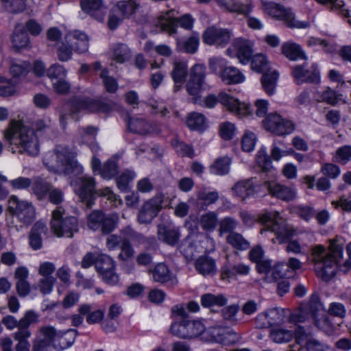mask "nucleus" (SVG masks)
<instances>
[{"instance_id":"48","label":"nucleus","mask_w":351,"mask_h":351,"mask_svg":"<svg viewBox=\"0 0 351 351\" xmlns=\"http://www.w3.org/2000/svg\"><path fill=\"white\" fill-rule=\"evenodd\" d=\"M269 337L276 343H284L291 341L293 337L291 330L281 328H273L270 330Z\"/></svg>"},{"instance_id":"29","label":"nucleus","mask_w":351,"mask_h":351,"mask_svg":"<svg viewBox=\"0 0 351 351\" xmlns=\"http://www.w3.org/2000/svg\"><path fill=\"white\" fill-rule=\"evenodd\" d=\"M158 239L167 245L174 246L180 239V232L178 228H171L162 225L158 226Z\"/></svg>"},{"instance_id":"2","label":"nucleus","mask_w":351,"mask_h":351,"mask_svg":"<svg viewBox=\"0 0 351 351\" xmlns=\"http://www.w3.org/2000/svg\"><path fill=\"white\" fill-rule=\"evenodd\" d=\"M240 216L245 224L252 226L256 221H259L265 226L261 229V233L271 231L276 234V239L283 243L288 241L291 238L297 234V230L289 224L277 211L269 212L257 217L252 215L246 211H241Z\"/></svg>"},{"instance_id":"35","label":"nucleus","mask_w":351,"mask_h":351,"mask_svg":"<svg viewBox=\"0 0 351 351\" xmlns=\"http://www.w3.org/2000/svg\"><path fill=\"white\" fill-rule=\"evenodd\" d=\"M228 335L229 330L228 329L222 327L213 326L208 329L205 328V334L203 340L217 343H224Z\"/></svg>"},{"instance_id":"62","label":"nucleus","mask_w":351,"mask_h":351,"mask_svg":"<svg viewBox=\"0 0 351 351\" xmlns=\"http://www.w3.org/2000/svg\"><path fill=\"white\" fill-rule=\"evenodd\" d=\"M104 219V213L99 210L93 211L88 216L87 225L94 231L101 229L102 221Z\"/></svg>"},{"instance_id":"36","label":"nucleus","mask_w":351,"mask_h":351,"mask_svg":"<svg viewBox=\"0 0 351 351\" xmlns=\"http://www.w3.org/2000/svg\"><path fill=\"white\" fill-rule=\"evenodd\" d=\"M31 332L29 329L23 328L17 330L13 333V338L16 341L14 349L16 351H30V343L29 338Z\"/></svg>"},{"instance_id":"25","label":"nucleus","mask_w":351,"mask_h":351,"mask_svg":"<svg viewBox=\"0 0 351 351\" xmlns=\"http://www.w3.org/2000/svg\"><path fill=\"white\" fill-rule=\"evenodd\" d=\"M264 184L272 196L282 200L291 201L296 197L297 192L293 187L282 185L274 181H267Z\"/></svg>"},{"instance_id":"55","label":"nucleus","mask_w":351,"mask_h":351,"mask_svg":"<svg viewBox=\"0 0 351 351\" xmlns=\"http://www.w3.org/2000/svg\"><path fill=\"white\" fill-rule=\"evenodd\" d=\"M250 60L251 68L255 72L261 73L271 69L269 62L267 60V57L262 53L254 55Z\"/></svg>"},{"instance_id":"60","label":"nucleus","mask_w":351,"mask_h":351,"mask_svg":"<svg viewBox=\"0 0 351 351\" xmlns=\"http://www.w3.org/2000/svg\"><path fill=\"white\" fill-rule=\"evenodd\" d=\"M119 217L117 213H112L110 215L104 214V219L102 221L101 230L103 234H108L112 232L119 221Z\"/></svg>"},{"instance_id":"14","label":"nucleus","mask_w":351,"mask_h":351,"mask_svg":"<svg viewBox=\"0 0 351 351\" xmlns=\"http://www.w3.org/2000/svg\"><path fill=\"white\" fill-rule=\"evenodd\" d=\"M138 7L139 5L132 0L117 2L112 8L109 16L108 27L110 29H116L125 19H128L134 14Z\"/></svg>"},{"instance_id":"38","label":"nucleus","mask_w":351,"mask_h":351,"mask_svg":"<svg viewBox=\"0 0 351 351\" xmlns=\"http://www.w3.org/2000/svg\"><path fill=\"white\" fill-rule=\"evenodd\" d=\"M282 53L290 60L305 58V55L300 45L288 41L282 44Z\"/></svg>"},{"instance_id":"37","label":"nucleus","mask_w":351,"mask_h":351,"mask_svg":"<svg viewBox=\"0 0 351 351\" xmlns=\"http://www.w3.org/2000/svg\"><path fill=\"white\" fill-rule=\"evenodd\" d=\"M278 76V73L271 69L263 74L261 82L263 88L267 94L271 95L275 93Z\"/></svg>"},{"instance_id":"15","label":"nucleus","mask_w":351,"mask_h":351,"mask_svg":"<svg viewBox=\"0 0 351 351\" xmlns=\"http://www.w3.org/2000/svg\"><path fill=\"white\" fill-rule=\"evenodd\" d=\"M195 19L189 14H185L180 17L174 19L168 14L158 19L157 26L161 31L173 35L177 32L178 25L182 28L190 31L193 28Z\"/></svg>"},{"instance_id":"46","label":"nucleus","mask_w":351,"mask_h":351,"mask_svg":"<svg viewBox=\"0 0 351 351\" xmlns=\"http://www.w3.org/2000/svg\"><path fill=\"white\" fill-rule=\"evenodd\" d=\"M230 165L231 159L229 157H221L217 159L210 166V171L215 175L224 176L230 172Z\"/></svg>"},{"instance_id":"11","label":"nucleus","mask_w":351,"mask_h":351,"mask_svg":"<svg viewBox=\"0 0 351 351\" xmlns=\"http://www.w3.org/2000/svg\"><path fill=\"white\" fill-rule=\"evenodd\" d=\"M205 328L204 324L201 321L187 319L180 322H173L171 327V332L180 338L192 339L200 337L203 340Z\"/></svg>"},{"instance_id":"16","label":"nucleus","mask_w":351,"mask_h":351,"mask_svg":"<svg viewBox=\"0 0 351 351\" xmlns=\"http://www.w3.org/2000/svg\"><path fill=\"white\" fill-rule=\"evenodd\" d=\"M254 43L248 39L237 38L226 51V54L231 58H237L239 62L245 65L252 57Z\"/></svg>"},{"instance_id":"42","label":"nucleus","mask_w":351,"mask_h":351,"mask_svg":"<svg viewBox=\"0 0 351 351\" xmlns=\"http://www.w3.org/2000/svg\"><path fill=\"white\" fill-rule=\"evenodd\" d=\"M76 336L77 330L75 329H69L65 331L58 330L56 345H54V347H58L62 350L66 349L74 343Z\"/></svg>"},{"instance_id":"50","label":"nucleus","mask_w":351,"mask_h":351,"mask_svg":"<svg viewBox=\"0 0 351 351\" xmlns=\"http://www.w3.org/2000/svg\"><path fill=\"white\" fill-rule=\"evenodd\" d=\"M32 190L38 199H43L51 186L47 182L40 177H36L32 181Z\"/></svg>"},{"instance_id":"33","label":"nucleus","mask_w":351,"mask_h":351,"mask_svg":"<svg viewBox=\"0 0 351 351\" xmlns=\"http://www.w3.org/2000/svg\"><path fill=\"white\" fill-rule=\"evenodd\" d=\"M195 268L203 276H211L217 271L215 260L208 256L199 257L195 261Z\"/></svg>"},{"instance_id":"21","label":"nucleus","mask_w":351,"mask_h":351,"mask_svg":"<svg viewBox=\"0 0 351 351\" xmlns=\"http://www.w3.org/2000/svg\"><path fill=\"white\" fill-rule=\"evenodd\" d=\"M72 112L87 110L93 112H108L110 106L101 100L92 99H75L71 104Z\"/></svg>"},{"instance_id":"47","label":"nucleus","mask_w":351,"mask_h":351,"mask_svg":"<svg viewBox=\"0 0 351 351\" xmlns=\"http://www.w3.org/2000/svg\"><path fill=\"white\" fill-rule=\"evenodd\" d=\"M217 215L213 211H209L202 214L198 219V223L200 227L206 231L213 230L217 225Z\"/></svg>"},{"instance_id":"41","label":"nucleus","mask_w":351,"mask_h":351,"mask_svg":"<svg viewBox=\"0 0 351 351\" xmlns=\"http://www.w3.org/2000/svg\"><path fill=\"white\" fill-rule=\"evenodd\" d=\"M249 266L244 264L230 265L229 263L225 265L221 270V278L223 280L230 279L236 275H247L250 272Z\"/></svg>"},{"instance_id":"1","label":"nucleus","mask_w":351,"mask_h":351,"mask_svg":"<svg viewBox=\"0 0 351 351\" xmlns=\"http://www.w3.org/2000/svg\"><path fill=\"white\" fill-rule=\"evenodd\" d=\"M3 137L13 153L36 156L40 152L38 134L22 121L12 120L4 130Z\"/></svg>"},{"instance_id":"10","label":"nucleus","mask_w":351,"mask_h":351,"mask_svg":"<svg viewBox=\"0 0 351 351\" xmlns=\"http://www.w3.org/2000/svg\"><path fill=\"white\" fill-rule=\"evenodd\" d=\"M64 209L58 207L52 212L51 229L57 237H72L78 231L77 220L72 216H64Z\"/></svg>"},{"instance_id":"28","label":"nucleus","mask_w":351,"mask_h":351,"mask_svg":"<svg viewBox=\"0 0 351 351\" xmlns=\"http://www.w3.org/2000/svg\"><path fill=\"white\" fill-rule=\"evenodd\" d=\"M66 41L71 43L73 46H75L74 50L77 53H82L88 51V36L81 31L75 30L67 33L66 35Z\"/></svg>"},{"instance_id":"3","label":"nucleus","mask_w":351,"mask_h":351,"mask_svg":"<svg viewBox=\"0 0 351 351\" xmlns=\"http://www.w3.org/2000/svg\"><path fill=\"white\" fill-rule=\"evenodd\" d=\"M312 261L318 277L328 281L337 273L339 263L343 258V247L336 241H331L328 252L321 245L312 249Z\"/></svg>"},{"instance_id":"34","label":"nucleus","mask_w":351,"mask_h":351,"mask_svg":"<svg viewBox=\"0 0 351 351\" xmlns=\"http://www.w3.org/2000/svg\"><path fill=\"white\" fill-rule=\"evenodd\" d=\"M128 126L130 131L140 134H147L154 131L152 125L142 117H132L128 121Z\"/></svg>"},{"instance_id":"30","label":"nucleus","mask_w":351,"mask_h":351,"mask_svg":"<svg viewBox=\"0 0 351 351\" xmlns=\"http://www.w3.org/2000/svg\"><path fill=\"white\" fill-rule=\"evenodd\" d=\"M221 80L226 84H237L245 81V76L237 67L233 66H226L219 71Z\"/></svg>"},{"instance_id":"52","label":"nucleus","mask_w":351,"mask_h":351,"mask_svg":"<svg viewBox=\"0 0 351 351\" xmlns=\"http://www.w3.org/2000/svg\"><path fill=\"white\" fill-rule=\"evenodd\" d=\"M150 272L155 282L164 283L171 279L169 269L164 263L156 265Z\"/></svg>"},{"instance_id":"56","label":"nucleus","mask_w":351,"mask_h":351,"mask_svg":"<svg viewBox=\"0 0 351 351\" xmlns=\"http://www.w3.org/2000/svg\"><path fill=\"white\" fill-rule=\"evenodd\" d=\"M226 241L239 250H246L250 247V243L241 234L235 232H230Z\"/></svg>"},{"instance_id":"6","label":"nucleus","mask_w":351,"mask_h":351,"mask_svg":"<svg viewBox=\"0 0 351 351\" xmlns=\"http://www.w3.org/2000/svg\"><path fill=\"white\" fill-rule=\"evenodd\" d=\"M95 180L89 176H84L71 181V186L73 187L76 195L81 200L85 202L88 207L93 204L94 195L97 194L101 197H105L110 202L114 207L122 205L123 201L121 197L115 194L110 187L95 190Z\"/></svg>"},{"instance_id":"43","label":"nucleus","mask_w":351,"mask_h":351,"mask_svg":"<svg viewBox=\"0 0 351 351\" xmlns=\"http://www.w3.org/2000/svg\"><path fill=\"white\" fill-rule=\"evenodd\" d=\"M58 330L52 326H43L39 328L38 334L34 339H40L43 341L49 343L50 345H56V338Z\"/></svg>"},{"instance_id":"27","label":"nucleus","mask_w":351,"mask_h":351,"mask_svg":"<svg viewBox=\"0 0 351 351\" xmlns=\"http://www.w3.org/2000/svg\"><path fill=\"white\" fill-rule=\"evenodd\" d=\"M188 73V63L184 60H176L173 63V69L171 73V77L175 83L174 91L181 89L182 84Z\"/></svg>"},{"instance_id":"32","label":"nucleus","mask_w":351,"mask_h":351,"mask_svg":"<svg viewBox=\"0 0 351 351\" xmlns=\"http://www.w3.org/2000/svg\"><path fill=\"white\" fill-rule=\"evenodd\" d=\"M199 45V36L198 33H193L185 40H182L180 38L176 39L177 49L180 51L195 53Z\"/></svg>"},{"instance_id":"8","label":"nucleus","mask_w":351,"mask_h":351,"mask_svg":"<svg viewBox=\"0 0 351 351\" xmlns=\"http://www.w3.org/2000/svg\"><path fill=\"white\" fill-rule=\"evenodd\" d=\"M264 10L270 16L283 21L289 28L306 29L310 27L308 21H299L291 10L285 8L269 0H261Z\"/></svg>"},{"instance_id":"24","label":"nucleus","mask_w":351,"mask_h":351,"mask_svg":"<svg viewBox=\"0 0 351 351\" xmlns=\"http://www.w3.org/2000/svg\"><path fill=\"white\" fill-rule=\"evenodd\" d=\"M256 186V180L253 178L241 180L234 184L232 192L234 197L244 201L255 194Z\"/></svg>"},{"instance_id":"12","label":"nucleus","mask_w":351,"mask_h":351,"mask_svg":"<svg viewBox=\"0 0 351 351\" xmlns=\"http://www.w3.org/2000/svg\"><path fill=\"white\" fill-rule=\"evenodd\" d=\"M206 67L203 64H196L192 66L186 88L188 93L193 97L194 102L198 103L199 94L206 88Z\"/></svg>"},{"instance_id":"44","label":"nucleus","mask_w":351,"mask_h":351,"mask_svg":"<svg viewBox=\"0 0 351 351\" xmlns=\"http://www.w3.org/2000/svg\"><path fill=\"white\" fill-rule=\"evenodd\" d=\"M136 176L137 174L134 171L130 169L125 170L116 178L118 189L122 192L128 191L130 188V184Z\"/></svg>"},{"instance_id":"19","label":"nucleus","mask_w":351,"mask_h":351,"mask_svg":"<svg viewBox=\"0 0 351 351\" xmlns=\"http://www.w3.org/2000/svg\"><path fill=\"white\" fill-rule=\"evenodd\" d=\"M292 75L297 84L315 83L320 82L319 72L315 64L305 62L302 65H296L292 69Z\"/></svg>"},{"instance_id":"22","label":"nucleus","mask_w":351,"mask_h":351,"mask_svg":"<svg viewBox=\"0 0 351 351\" xmlns=\"http://www.w3.org/2000/svg\"><path fill=\"white\" fill-rule=\"evenodd\" d=\"M219 7L225 12L247 15L254 8L252 0H215Z\"/></svg>"},{"instance_id":"5","label":"nucleus","mask_w":351,"mask_h":351,"mask_svg":"<svg viewBox=\"0 0 351 351\" xmlns=\"http://www.w3.org/2000/svg\"><path fill=\"white\" fill-rule=\"evenodd\" d=\"M6 224L10 229L20 231L28 227L36 217V208L29 200L11 195L8 201Z\"/></svg>"},{"instance_id":"17","label":"nucleus","mask_w":351,"mask_h":351,"mask_svg":"<svg viewBox=\"0 0 351 351\" xmlns=\"http://www.w3.org/2000/svg\"><path fill=\"white\" fill-rule=\"evenodd\" d=\"M165 195L157 193L152 198L145 202L138 211L137 221L141 224H149L162 209Z\"/></svg>"},{"instance_id":"57","label":"nucleus","mask_w":351,"mask_h":351,"mask_svg":"<svg viewBox=\"0 0 351 351\" xmlns=\"http://www.w3.org/2000/svg\"><path fill=\"white\" fill-rule=\"evenodd\" d=\"M131 57V52L127 45L118 44L112 50V58L118 63H123Z\"/></svg>"},{"instance_id":"59","label":"nucleus","mask_w":351,"mask_h":351,"mask_svg":"<svg viewBox=\"0 0 351 351\" xmlns=\"http://www.w3.org/2000/svg\"><path fill=\"white\" fill-rule=\"evenodd\" d=\"M271 326H278L284 323L286 311L284 308H274L267 311Z\"/></svg>"},{"instance_id":"13","label":"nucleus","mask_w":351,"mask_h":351,"mask_svg":"<svg viewBox=\"0 0 351 351\" xmlns=\"http://www.w3.org/2000/svg\"><path fill=\"white\" fill-rule=\"evenodd\" d=\"M264 128L277 136H286L295 130L293 121L278 113L269 114L263 121Z\"/></svg>"},{"instance_id":"54","label":"nucleus","mask_w":351,"mask_h":351,"mask_svg":"<svg viewBox=\"0 0 351 351\" xmlns=\"http://www.w3.org/2000/svg\"><path fill=\"white\" fill-rule=\"evenodd\" d=\"M339 96L335 90L327 87L322 91L317 92L315 97L316 100L319 102H326L328 104L334 106L338 102Z\"/></svg>"},{"instance_id":"53","label":"nucleus","mask_w":351,"mask_h":351,"mask_svg":"<svg viewBox=\"0 0 351 351\" xmlns=\"http://www.w3.org/2000/svg\"><path fill=\"white\" fill-rule=\"evenodd\" d=\"M10 72L13 77H20L26 75L31 66L29 62L19 60H10Z\"/></svg>"},{"instance_id":"26","label":"nucleus","mask_w":351,"mask_h":351,"mask_svg":"<svg viewBox=\"0 0 351 351\" xmlns=\"http://www.w3.org/2000/svg\"><path fill=\"white\" fill-rule=\"evenodd\" d=\"M257 267L260 273L265 275V280L268 282H274L285 275L282 271L284 263H277L272 267L270 261H261L257 263Z\"/></svg>"},{"instance_id":"23","label":"nucleus","mask_w":351,"mask_h":351,"mask_svg":"<svg viewBox=\"0 0 351 351\" xmlns=\"http://www.w3.org/2000/svg\"><path fill=\"white\" fill-rule=\"evenodd\" d=\"M95 268L101 280L109 285H115L119 282V277L112 274L110 279L107 278L106 272L115 269V263L108 255L100 256L95 262Z\"/></svg>"},{"instance_id":"58","label":"nucleus","mask_w":351,"mask_h":351,"mask_svg":"<svg viewBox=\"0 0 351 351\" xmlns=\"http://www.w3.org/2000/svg\"><path fill=\"white\" fill-rule=\"evenodd\" d=\"M73 45L71 43L66 41V36L64 41L60 43L57 47V56L60 62H68L71 60L73 54Z\"/></svg>"},{"instance_id":"64","label":"nucleus","mask_w":351,"mask_h":351,"mask_svg":"<svg viewBox=\"0 0 351 351\" xmlns=\"http://www.w3.org/2000/svg\"><path fill=\"white\" fill-rule=\"evenodd\" d=\"M351 160V146L344 145L339 147L333 157V161L345 165Z\"/></svg>"},{"instance_id":"20","label":"nucleus","mask_w":351,"mask_h":351,"mask_svg":"<svg viewBox=\"0 0 351 351\" xmlns=\"http://www.w3.org/2000/svg\"><path fill=\"white\" fill-rule=\"evenodd\" d=\"M219 102L228 111L239 117H245L252 114L249 104L239 101V99L225 92H221L219 94Z\"/></svg>"},{"instance_id":"31","label":"nucleus","mask_w":351,"mask_h":351,"mask_svg":"<svg viewBox=\"0 0 351 351\" xmlns=\"http://www.w3.org/2000/svg\"><path fill=\"white\" fill-rule=\"evenodd\" d=\"M82 9L89 14L95 17L98 21L104 18L102 0H82Z\"/></svg>"},{"instance_id":"45","label":"nucleus","mask_w":351,"mask_h":351,"mask_svg":"<svg viewBox=\"0 0 351 351\" xmlns=\"http://www.w3.org/2000/svg\"><path fill=\"white\" fill-rule=\"evenodd\" d=\"M186 123L188 127L193 130L203 131L207 128L206 118L204 114L199 112L189 114Z\"/></svg>"},{"instance_id":"7","label":"nucleus","mask_w":351,"mask_h":351,"mask_svg":"<svg viewBox=\"0 0 351 351\" xmlns=\"http://www.w3.org/2000/svg\"><path fill=\"white\" fill-rule=\"evenodd\" d=\"M310 318H313L315 324L324 332L328 335L332 333L333 326L317 294L312 295L308 302L302 303L298 312L291 317L292 320L296 322H303Z\"/></svg>"},{"instance_id":"40","label":"nucleus","mask_w":351,"mask_h":351,"mask_svg":"<svg viewBox=\"0 0 351 351\" xmlns=\"http://www.w3.org/2000/svg\"><path fill=\"white\" fill-rule=\"evenodd\" d=\"M294 153L293 148H287L282 141H274L270 148V157L275 161H280L283 157Z\"/></svg>"},{"instance_id":"18","label":"nucleus","mask_w":351,"mask_h":351,"mask_svg":"<svg viewBox=\"0 0 351 351\" xmlns=\"http://www.w3.org/2000/svg\"><path fill=\"white\" fill-rule=\"evenodd\" d=\"M232 33L230 29L215 25L208 27L202 34L204 43L215 45L217 47H224L230 41Z\"/></svg>"},{"instance_id":"61","label":"nucleus","mask_w":351,"mask_h":351,"mask_svg":"<svg viewBox=\"0 0 351 351\" xmlns=\"http://www.w3.org/2000/svg\"><path fill=\"white\" fill-rule=\"evenodd\" d=\"M256 162L263 171H267L272 168V162L265 147L261 148L258 152Z\"/></svg>"},{"instance_id":"51","label":"nucleus","mask_w":351,"mask_h":351,"mask_svg":"<svg viewBox=\"0 0 351 351\" xmlns=\"http://www.w3.org/2000/svg\"><path fill=\"white\" fill-rule=\"evenodd\" d=\"M227 298L221 294L206 293L201 296V304L204 307L223 306L227 304Z\"/></svg>"},{"instance_id":"49","label":"nucleus","mask_w":351,"mask_h":351,"mask_svg":"<svg viewBox=\"0 0 351 351\" xmlns=\"http://www.w3.org/2000/svg\"><path fill=\"white\" fill-rule=\"evenodd\" d=\"M196 195L197 203L200 205L202 208L214 204L219 197L217 191H208L206 190L197 191Z\"/></svg>"},{"instance_id":"39","label":"nucleus","mask_w":351,"mask_h":351,"mask_svg":"<svg viewBox=\"0 0 351 351\" xmlns=\"http://www.w3.org/2000/svg\"><path fill=\"white\" fill-rule=\"evenodd\" d=\"M22 24H18L12 36V43L14 48L20 49L28 46L29 40L27 34Z\"/></svg>"},{"instance_id":"63","label":"nucleus","mask_w":351,"mask_h":351,"mask_svg":"<svg viewBox=\"0 0 351 351\" xmlns=\"http://www.w3.org/2000/svg\"><path fill=\"white\" fill-rule=\"evenodd\" d=\"M66 73L64 66L58 63L53 64L47 71V75L51 82L64 78Z\"/></svg>"},{"instance_id":"4","label":"nucleus","mask_w":351,"mask_h":351,"mask_svg":"<svg viewBox=\"0 0 351 351\" xmlns=\"http://www.w3.org/2000/svg\"><path fill=\"white\" fill-rule=\"evenodd\" d=\"M43 163L49 171L54 173L77 176L84 172V167L76 160V155L65 147L59 146L47 152Z\"/></svg>"},{"instance_id":"9","label":"nucleus","mask_w":351,"mask_h":351,"mask_svg":"<svg viewBox=\"0 0 351 351\" xmlns=\"http://www.w3.org/2000/svg\"><path fill=\"white\" fill-rule=\"evenodd\" d=\"M264 10L270 16L283 21L289 28L306 29L310 27L308 21H299L291 10L285 8L269 0H261Z\"/></svg>"}]
</instances>
